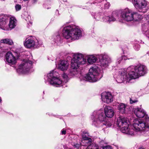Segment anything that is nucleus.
<instances>
[{"instance_id": "15", "label": "nucleus", "mask_w": 149, "mask_h": 149, "mask_svg": "<svg viewBox=\"0 0 149 149\" xmlns=\"http://www.w3.org/2000/svg\"><path fill=\"white\" fill-rule=\"evenodd\" d=\"M118 13L117 12L114 11L112 13L111 15L105 16L104 17L105 21L110 23L112 22H113L120 19L118 18Z\"/></svg>"}, {"instance_id": "23", "label": "nucleus", "mask_w": 149, "mask_h": 149, "mask_svg": "<svg viewBox=\"0 0 149 149\" xmlns=\"http://www.w3.org/2000/svg\"><path fill=\"white\" fill-rule=\"evenodd\" d=\"M134 19L133 20L135 21H141L143 18V16L137 13H134Z\"/></svg>"}, {"instance_id": "35", "label": "nucleus", "mask_w": 149, "mask_h": 149, "mask_svg": "<svg viewBox=\"0 0 149 149\" xmlns=\"http://www.w3.org/2000/svg\"><path fill=\"white\" fill-rule=\"evenodd\" d=\"M103 149H112L111 146H104Z\"/></svg>"}, {"instance_id": "42", "label": "nucleus", "mask_w": 149, "mask_h": 149, "mask_svg": "<svg viewBox=\"0 0 149 149\" xmlns=\"http://www.w3.org/2000/svg\"><path fill=\"white\" fill-rule=\"evenodd\" d=\"M139 149H145L144 148L141 147L139 148Z\"/></svg>"}, {"instance_id": "33", "label": "nucleus", "mask_w": 149, "mask_h": 149, "mask_svg": "<svg viewBox=\"0 0 149 149\" xmlns=\"http://www.w3.org/2000/svg\"><path fill=\"white\" fill-rule=\"evenodd\" d=\"M130 103L131 104H133L138 102V101L136 100H134L132 99V98H130Z\"/></svg>"}, {"instance_id": "20", "label": "nucleus", "mask_w": 149, "mask_h": 149, "mask_svg": "<svg viewBox=\"0 0 149 149\" xmlns=\"http://www.w3.org/2000/svg\"><path fill=\"white\" fill-rule=\"evenodd\" d=\"M127 106L126 104L120 103L119 104L118 106V109L120 113H125L126 112V109Z\"/></svg>"}, {"instance_id": "4", "label": "nucleus", "mask_w": 149, "mask_h": 149, "mask_svg": "<svg viewBox=\"0 0 149 149\" xmlns=\"http://www.w3.org/2000/svg\"><path fill=\"white\" fill-rule=\"evenodd\" d=\"M62 33L65 38L73 40L78 39L81 36V30L75 26L69 25L64 27Z\"/></svg>"}, {"instance_id": "13", "label": "nucleus", "mask_w": 149, "mask_h": 149, "mask_svg": "<svg viewBox=\"0 0 149 149\" xmlns=\"http://www.w3.org/2000/svg\"><path fill=\"white\" fill-rule=\"evenodd\" d=\"M102 101L104 103L109 104L113 101V97L111 93L109 92H104L101 95Z\"/></svg>"}, {"instance_id": "46", "label": "nucleus", "mask_w": 149, "mask_h": 149, "mask_svg": "<svg viewBox=\"0 0 149 149\" xmlns=\"http://www.w3.org/2000/svg\"><path fill=\"white\" fill-rule=\"evenodd\" d=\"M30 24H32V23L31 22H30Z\"/></svg>"}, {"instance_id": "5", "label": "nucleus", "mask_w": 149, "mask_h": 149, "mask_svg": "<svg viewBox=\"0 0 149 149\" xmlns=\"http://www.w3.org/2000/svg\"><path fill=\"white\" fill-rule=\"evenodd\" d=\"M100 71L99 68L96 66L91 67L89 70V72L84 77L81 76L79 78L80 80L88 81L91 82L97 81L102 77L100 74Z\"/></svg>"}, {"instance_id": "41", "label": "nucleus", "mask_w": 149, "mask_h": 149, "mask_svg": "<svg viewBox=\"0 0 149 149\" xmlns=\"http://www.w3.org/2000/svg\"><path fill=\"white\" fill-rule=\"evenodd\" d=\"M97 1H98L97 2H100L102 1V0H97Z\"/></svg>"}, {"instance_id": "32", "label": "nucleus", "mask_w": 149, "mask_h": 149, "mask_svg": "<svg viewBox=\"0 0 149 149\" xmlns=\"http://www.w3.org/2000/svg\"><path fill=\"white\" fill-rule=\"evenodd\" d=\"M21 8V6L19 4H17L15 6V8L16 11L19 10Z\"/></svg>"}, {"instance_id": "14", "label": "nucleus", "mask_w": 149, "mask_h": 149, "mask_svg": "<svg viewBox=\"0 0 149 149\" xmlns=\"http://www.w3.org/2000/svg\"><path fill=\"white\" fill-rule=\"evenodd\" d=\"M6 61L10 65H14L16 62V58L11 52H8L6 54Z\"/></svg>"}, {"instance_id": "8", "label": "nucleus", "mask_w": 149, "mask_h": 149, "mask_svg": "<svg viewBox=\"0 0 149 149\" xmlns=\"http://www.w3.org/2000/svg\"><path fill=\"white\" fill-rule=\"evenodd\" d=\"M33 63L32 61L28 59H24L17 69V72L23 74L29 72L33 67Z\"/></svg>"}, {"instance_id": "25", "label": "nucleus", "mask_w": 149, "mask_h": 149, "mask_svg": "<svg viewBox=\"0 0 149 149\" xmlns=\"http://www.w3.org/2000/svg\"><path fill=\"white\" fill-rule=\"evenodd\" d=\"M106 119H105L104 121L102 123V124L101 125H99L98 127H99L103 125H105L107 127H109L111 126L112 125V124L111 123V122L109 121H105Z\"/></svg>"}, {"instance_id": "24", "label": "nucleus", "mask_w": 149, "mask_h": 149, "mask_svg": "<svg viewBox=\"0 0 149 149\" xmlns=\"http://www.w3.org/2000/svg\"><path fill=\"white\" fill-rule=\"evenodd\" d=\"M2 43L12 45L13 44V42L12 40L8 38H6L2 39L0 41V44Z\"/></svg>"}, {"instance_id": "11", "label": "nucleus", "mask_w": 149, "mask_h": 149, "mask_svg": "<svg viewBox=\"0 0 149 149\" xmlns=\"http://www.w3.org/2000/svg\"><path fill=\"white\" fill-rule=\"evenodd\" d=\"M102 59L100 60V65L102 68L104 69L107 67L109 63L111 62V58L106 54H102L100 55Z\"/></svg>"}, {"instance_id": "27", "label": "nucleus", "mask_w": 149, "mask_h": 149, "mask_svg": "<svg viewBox=\"0 0 149 149\" xmlns=\"http://www.w3.org/2000/svg\"><path fill=\"white\" fill-rule=\"evenodd\" d=\"M148 25L146 24H145L143 26H142V30H143L146 32V31H147L148 29V27H149Z\"/></svg>"}, {"instance_id": "40", "label": "nucleus", "mask_w": 149, "mask_h": 149, "mask_svg": "<svg viewBox=\"0 0 149 149\" xmlns=\"http://www.w3.org/2000/svg\"><path fill=\"white\" fill-rule=\"evenodd\" d=\"M122 57H120V58L119 59V61H118V63H120V62H119V61H120L121 60H122Z\"/></svg>"}, {"instance_id": "7", "label": "nucleus", "mask_w": 149, "mask_h": 149, "mask_svg": "<svg viewBox=\"0 0 149 149\" xmlns=\"http://www.w3.org/2000/svg\"><path fill=\"white\" fill-rule=\"evenodd\" d=\"M135 7L139 12H146L149 9V3L146 0H132Z\"/></svg>"}, {"instance_id": "43", "label": "nucleus", "mask_w": 149, "mask_h": 149, "mask_svg": "<svg viewBox=\"0 0 149 149\" xmlns=\"http://www.w3.org/2000/svg\"><path fill=\"white\" fill-rule=\"evenodd\" d=\"M33 1H34V2H36L37 0H33Z\"/></svg>"}, {"instance_id": "22", "label": "nucleus", "mask_w": 149, "mask_h": 149, "mask_svg": "<svg viewBox=\"0 0 149 149\" xmlns=\"http://www.w3.org/2000/svg\"><path fill=\"white\" fill-rule=\"evenodd\" d=\"M97 60V57L93 55L89 56L88 57L87 61L88 63L90 64L95 63Z\"/></svg>"}, {"instance_id": "16", "label": "nucleus", "mask_w": 149, "mask_h": 149, "mask_svg": "<svg viewBox=\"0 0 149 149\" xmlns=\"http://www.w3.org/2000/svg\"><path fill=\"white\" fill-rule=\"evenodd\" d=\"M73 58L72 59L76 62L80 63L81 65L85 64L87 61L86 59H84L83 57V55L80 53H75L74 55Z\"/></svg>"}, {"instance_id": "17", "label": "nucleus", "mask_w": 149, "mask_h": 149, "mask_svg": "<svg viewBox=\"0 0 149 149\" xmlns=\"http://www.w3.org/2000/svg\"><path fill=\"white\" fill-rule=\"evenodd\" d=\"M8 21V19L4 16L0 17V29L4 30H8V27L7 22Z\"/></svg>"}, {"instance_id": "31", "label": "nucleus", "mask_w": 149, "mask_h": 149, "mask_svg": "<svg viewBox=\"0 0 149 149\" xmlns=\"http://www.w3.org/2000/svg\"><path fill=\"white\" fill-rule=\"evenodd\" d=\"M110 6V4L109 3L106 2L104 3V8L105 9H108Z\"/></svg>"}, {"instance_id": "6", "label": "nucleus", "mask_w": 149, "mask_h": 149, "mask_svg": "<svg viewBox=\"0 0 149 149\" xmlns=\"http://www.w3.org/2000/svg\"><path fill=\"white\" fill-rule=\"evenodd\" d=\"M58 73L54 70L51 71L45 76V81H49L51 84L54 86L58 87L61 86L63 81L58 77Z\"/></svg>"}, {"instance_id": "45", "label": "nucleus", "mask_w": 149, "mask_h": 149, "mask_svg": "<svg viewBox=\"0 0 149 149\" xmlns=\"http://www.w3.org/2000/svg\"><path fill=\"white\" fill-rule=\"evenodd\" d=\"M96 19H97V17H94Z\"/></svg>"}, {"instance_id": "19", "label": "nucleus", "mask_w": 149, "mask_h": 149, "mask_svg": "<svg viewBox=\"0 0 149 149\" xmlns=\"http://www.w3.org/2000/svg\"><path fill=\"white\" fill-rule=\"evenodd\" d=\"M68 65L69 64L66 61H61L58 65V68L64 71L67 69Z\"/></svg>"}, {"instance_id": "34", "label": "nucleus", "mask_w": 149, "mask_h": 149, "mask_svg": "<svg viewBox=\"0 0 149 149\" xmlns=\"http://www.w3.org/2000/svg\"><path fill=\"white\" fill-rule=\"evenodd\" d=\"M90 138H89L88 136H83L82 137V141H84L86 140H88V139Z\"/></svg>"}, {"instance_id": "1", "label": "nucleus", "mask_w": 149, "mask_h": 149, "mask_svg": "<svg viewBox=\"0 0 149 149\" xmlns=\"http://www.w3.org/2000/svg\"><path fill=\"white\" fill-rule=\"evenodd\" d=\"M116 124L122 132L131 136L140 135L146 127L144 123L136 119L134 120L132 125L129 126L127 118L123 117L118 118Z\"/></svg>"}, {"instance_id": "12", "label": "nucleus", "mask_w": 149, "mask_h": 149, "mask_svg": "<svg viewBox=\"0 0 149 149\" xmlns=\"http://www.w3.org/2000/svg\"><path fill=\"white\" fill-rule=\"evenodd\" d=\"M80 65L81 64L72 59L71 60V68L69 75L72 76L77 74L78 73V69L79 65Z\"/></svg>"}, {"instance_id": "9", "label": "nucleus", "mask_w": 149, "mask_h": 149, "mask_svg": "<svg viewBox=\"0 0 149 149\" xmlns=\"http://www.w3.org/2000/svg\"><path fill=\"white\" fill-rule=\"evenodd\" d=\"M134 113L137 117L139 118H142L145 117V121H142L140 120L137 119L138 120L140 121L145 123L146 127L145 129L143 130L141 133L143 132L146 129V128H149V118L148 116L147 115H146V112L143 109L140 108H137L135 109H134Z\"/></svg>"}, {"instance_id": "37", "label": "nucleus", "mask_w": 149, "mask_h": 149, "mask_svg": "<svg viewBox=\"0 0 149 149\" xmlns=\"http://www.w3.org/2000/svg\"><path fill=\"white\" fill-rule=\"evenodd\" d=\"M145 34L146 36L149 38V29L146 32Z\"/></svg>"}, {"instance_id": "26", "label": "nucleus", "mask_w": 149, "mask_h": 149, "mask_svg": "<svg viewBox=\"0 0 149 149\" xmlns=\"http://www.w3.org/2000/svg\"><path fill=\"white\" fill-rule=\"evenodd\" d=\"M86 149H98V147L96 144H92L88 146Z\"/></svg>"}, {"instance_id": "38", "label": "nucleus", "mask_w": 149, "mask_h": 149, "mask_svg": "<svg viewBox=\"0 0 149 149\" xmlns=\"http://www.w3.org/2000/svg\"><path fill=\"white\" fill-rule=\"evenodd\" d=\"M74 147L79 148V144H77L73 145Z\"/></svg>"}, {"instance_id": "28", "label": "nucleus", "mask_w": 149, "mask_h": 149, "mask_svg": "<svg viewBox=\"0 0 149 149\" xmlns=\"http://www.w3.org/2000/svg\"><path fill=\"white\" fill-rule=\"evenodd\" d=\"M62 77L64 79L65 82H66L68 81V76L65 73H64L62 75Z\"/></svg>"}, {"instance_id": "3", "label": "nucleus", "mask_w": 149, "mask_h": 149, "mask_svg": "<svg viewBox=\"0 0 149 149\" xmlns=\"http://www.w3.org/2000/svg\"><path fill=\"white\" fill-rule=\"evenodd\" d=\"M104 113L102 110L94 111L91 116L92 125L95 127H98L101 125L102 123L104 121L106 116L108 118L112 117L114 115L113 108L111 107L106 106L104 109Z\"/></svg>"}, {"instance_id": "10", "label": "nucleus", "mask_w": 149, "mask_h": 149, "mask_svg": "<svg viewBox=\"0 0 149 149\" xmlns=\"http://www.w3.org/2000/svg\"><path fill=\"white\" fill-rule=\"evenodd\" d=\"M133 14L134 13L129 9H125L122 12L121 15L120 19H119V21L123 22V20L128 22L133 20Z\"/></svg>"}, {"instance_id": "30", "label": "nucleus", "mask_w": 149, "mask_h": 149, "mask_svg": "<svg viewBox=\"0 0 149 149\" xmlns=\"http://www.w3.org/2000/svg\"><path fill=\"white\" fill-rule=\"evenodd\" d=\"M55 40H56V41L58 42L60 41L61 40V37L60 35L59 34H57L56 37L54 38Z\"/></svg>"}, {"instance_id": "2", "label": "nucleus", "mask_w": 149, "mask_h": 149, "mask_svg": "<svg viewBox=\"0 0 149 149\" xmlns=\"http://www.w3.org/2000/svg\"><path fill=\"white\" fill-rule=\"evenodd\" d=\"M127 71L129 72L127 74L125 73L124 70L119 72V75L116 79L117 82L121 83L126 81L129 82L132 79L145 75L147 73L148 70L146 66L140 64L136 66H130L127 68Z\"/></svg>"}, {"instance_id": "39", "label": "nucleus", "mask_w": 149, "mask_h": 149, "mask_svg": "<svg viewBox=\"0 0 149 149\" xmlns=\"http://www.w3.org/2000/svg\"><path fill=\"white\" fill-rule=\"evenodd\" d=\"M66 131L65 130H63L62 131L61 133L63 134H66Z\"/></svg>"}, {"instance_id": "21", "label": "nucleus", "mask_w": 149, "mask_h": 149, "mask_svg": "<svg viewBox=\"0 0 149 149\" xmlns=\"http://www.w3.org/2000/svg\"><path fill=\"white\" fill-rule=\"evenodd\" d=\"M16 25V20L14 17H11L10 18L8 24V30L14 28Z\"/></svg>"}, {"instance_id": "36", "label": "nucleus", "mask_w": 149, "mask_h": 149, "mask_svg": "<svg viewBox=\"0 0 149 149\" xmlns=\"http://www.w3.org/2000/svg\"><path fill=\"white\" fill-rule=\"evenodd\" d=\"M140 46L138 44H137L135 45L134 47V48L136 50H138L140 48Z\"/></svg>"}, {"instance_id": "44", "label": "nucleus", "mask_w": 149, "mask_h": 149, "mask_svg": "<svg viewBox=\"0 0 149 149\" xmlns=\"http://www.w3.org/2000/svg\"><path fill=\"white\" fill-rule=\"evenodd\" d=\"M1 98H0V102H1Z\"/></svg>"}, {"instance_id": "29", "label": "nucleus", "mask_w": 149, "mask_h": 149, "mask_svg": "<svg viewBox=\"0 0 149 149\" xmlns=\"http://www.w3.org/2000/svg\"><path fill=\"white\" fill-rule=\"evenodd\" d=\"M92 141V139L90 138L88 140H86L84 141L83 142L84 143H85V145L91 143Z\"/></svg>"}, {"instance_id": "18", "label": "nucleus", "mask_w": 149, "mask_h": 149, "mask_svg": "<svg viewBox=\"0 0 149 149\" xmlns=\"http://www.w3.org/2000/svg\"><path fill=\"white\" fill-rule=\"evenodd\" d=\"M24 44L25 47L28 48L33 47L35 45H37L34 41L31 38L26 39Z\"/></svg>"}]
</instances>
